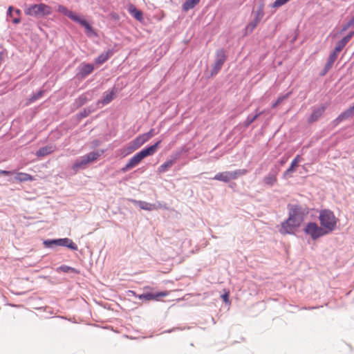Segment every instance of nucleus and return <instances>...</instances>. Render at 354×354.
I'll list each match as a JSON object with an SVG mask.
<instances>
[{
  "mask_svg": "<svg viewBox=\"0 0 354 354\" xmlns=\"http://www.w3.org/2000/svg\"><path fill=\"white\" fill-rule=\"evenodd\" d=\"M160 142L161 141L159 140L156 142L154 145L141 150L140 152L134 155L129 160L127 164L121 169V171L124 173L127 172L129 169L136 167L147 156L153 155L157 151Z\"/></svg>",
  "mask_w": 354,
  "mask_h": 354,
  "instance_id": "1",
  "label": "nucleus"
},
{
  "mask_svg": "<svg viewBox=\"0 0 354 354\" xmlns=\"http://www.w3.org/2000/svg\"><path fill=\"white\" fill-rule=\"evenodd\" d=\"M319 220L322 228L329 234L337 227L338 219L330 209H322L319 212Z\"/></svg>",
  "mask_w": 354,
  "mask_h": 354,
  "instance_id": "2",
  "label": "nucleus"
},
{
  "mask_svg": "<svg viewBox=\"0 0 354 354\" xmlns=\"http://www.w3.org/2000/svg\"><path fill=\"white\" fill-rule=\"evenodd\" d=\"M24 12L27 15L40 17L50 15L51 13V9L49 6L40 3L30 6L26 8Z\"/></svg>",
  "mask_w": 354,
  "mask_h": 354,
  "instance_id": "3",
  "label": "nucleus"
},
{
  "mask_svg": "<svg viewBox=\"0 0 354 354\" xmlns=\"http://www.w3.org/2000/svg\"><path fill=\"white\" fill-rule=\"evenodd\" d=\"M247 172V170L245 169H236L233 171L220 172L216 174L213 179L222 181L224 183H228L231 180H235L238 178L239 176L246 174Z\"/></svg>",
  "mask_w": 354,
  "mask_h": 354,
  "instance_id": "4",
  "label": "nucleus"
},
{
  "mask_svg": "<svg viewBox=\"0 0 354 354\" xmlns=\"http://www.w3.org/2000/svg\"><path fill=\"white\" fill-rule=\"evenodd\" d=\"M304 231L313 240H317V239L328 234L322 226H319L314 222L307 223Z\"/></svg>",
  "mask_w": 354,
  "mask_h": 354,
  "instance_id": "5",
  "label": "nucleus"
},
{
  "mask_svg": "<svg viewBox=\"0 0 354 354\" xmlns=\"http://www.w3.org/2000/svg\"><path fill=\"white\" fill-rule=\"evenodd\" d=\"M302 222L288 216V219L283 222L279 229V232L283 235L294 234Z\"/></svg>",
  "mask_w": 354,
  "mask_h": 354,
  "instance_id": "6",
  "label": "nucleus"
},
{
  "mask_svg": "<svg viewBox=\"0 0 354 354\" xmlns=\"http://www.w3.org/2000/svg\"><path fill=\"white\" fill-rule=\"evenodd\" d=\"M44 244L47 247H50L52 245L55 244L60 246H65L73 250H77V245L68 238L47 240L44 242Z\"/></svg>",
  "mask_w": 354,
  "mask_h": 354,
  "instance_id": "7",
  "label": "nucleus"
},
{
  "mask_svg": "<svg viewBox=\"0 0 354 354\" xmlns=\"http://www.w3.org/2000/svg\"><path fill=\"white\" fill-rule=\"evenodd\" d=\"M226 59L225 52L223 50H219L216 53V59L213 66L212 74H216L221 68L223 64Z\"/></svg>",
  "mask_w": 354,
  "mask_h": 354,
  "instance_id": "8",
  "label": "nucleus"
},
{
  "mask_svg": "<svg viewBox=\"0 0 354 354\" xmlns=\"http://www.w3.org/2000/svg\"><path fill=\"white\" fill-rule=\"evenodd\" d=\"M304 212L302 208L297 205H292L289 207V216L301 222L304 220Z\"/></svg>",
  "mask_w": 354,
  "mask_h": 354,
  "instance_id": "9",
  "label": "nucleus"
},
{
  "mask_svg": "<svg viewBox=\"0 0 354 354\" xmlns=\"http://www.w3.org/2000/svg\"><path fill=\"white\" fill-rule=\"evenodd\" d=\"M354 115V103L352 106L342 112L334 121L335 125H337L342 121L351 118Z\"/></svg>",
  "mask_w": 354,
  "mask_h": 354,
  "instance_id": "10",
  "label": "nucleus"
},
{
  "mask_svg": "<svg viewBox=\"0 0 354 354\" xmlns=\"http://www.w3.org/2000/svg\"><path fill=\"white\" fill-rule=\"evenodd\" d=\"M75 22L79 23L81 26H82L85 28V32L88 36H96L97 34L92 28V26L88 24V22L82 18L80 16L78 17V19L75 21Z\"/></svg>",
  "mask_w": 354,
  "mask_h": 354,
  "instance_id": "11",
  "label": "nucleus"
},
{
  "mask_svg": "<svg viewBox=\"0 0 354 354\" xmlns=\"http://www.w3.org/2000/svg\"><path fill=\"white\" fill-rule=\"evenodd\" d=\"M169 295V292L167 291H163V292H158L156 294H153V293H151V292H148V293H145V294H142V295H140L139 296V298L140 299H145L146 300H158L160 297H166Z\"/></svg>",
  "mask_w": 354,
  "mask_h": 354,
  "instance_id": "12",
  "label": "nucleus"
},
{
  "mask_svg": "<svg viewBox=\"0 0 354 354\" xmlns=\"http://www.w3.org/2000/svg\"><path fill=\"white\" fill-rule=\"evenodd\" d=\"M325 109L326 108L324 106L315 108L308 118V122L312 123L317 121L323 115L325 111Z\"/></svg>",
  "mask_w": 354,
  "mask_h": 354,
  "instance_id": "13",
  "label": "nucleus"
},
{
  "mask_svg": "<svg viewBox=\"0 0 354 354\" xmlns=\"http://www.w3.org/2000/svg\"><path fill=\"white\" fill-rule=\"evenodd\" d=\"M21 10L19 9H14L12 6H9L8 9V14L12 18V22L15 24L21 21Z\"/></svg>",
  "mask_w": 354,
  "mask_h": 354,
  "instance_id": "14",
  "label": "nucleus"
},
{
  "mask_svg": "<svg viewBox=\"0 0 354 354\" xmlns=\"http://www.w3.org/2000/svg\"><path fill=\"white\" fill-rule=\"evenodd\" d=\"M56 149L55 146L54 145H48L40 148L36 152V156L38 157H44L47 155L51 154Z\"/></svg>",
  "mask_w": 354,
  "mask_h": 354,
  "instance_id": "15",
  "label": "nucleus"
},
{
  "mask_svg": "<svg viewBox=\"0 0 354 354\" xmlns=\"http://www.w3.org/2000/svg\"><path fill=\"white\" fill-rule=\"evenodd\" d=\"M57 11L67 17H68L71 20L75 21L78 19L79 15H77L76 13L73 12V11H71L68 10L66 7L63 6H59L57 8Z\"/></svg>",
  "mask_w": 354,
  "mask_h": 354,
  "instance_id": "16",
  "label": "nucleus"
},
{
  "mask_svg": "<svg viewBox=\"0 0 354 354\" xmlns=\"http://www.w3.org/2000/svg\"><path fill=\"white\" fill-rule=\"evenodd\" d=\"M128 11L138 21L140 22L143 21V15L142 11L138 10L134 5H129Z\"/></svg>",
  "mask_w": 354,
  "mask_h": 354,
  "instance_id": "17",
  "label": "nucleus"
},
{
  "mask_svg": "<svg viewBox=\"0 0 354 354\" xmlns=\"http://www.w3.org/2000/svg\"><path fill=\"white\" fill-rule=\"evenodd\" d=\"M94 70V66L91 64H82L80 69V75L81 77H85L88 75L91 74Z\"/></svg>",
  "mask_w": 354,
  "mask_h": 354,
  "instance_id": "18",
  "label": "nucleus"
},
{
  "mask_svg": "<svg viewBox=\"0 0 354 354\" xmlns=\"http://www.w3.org/2000/svg\"><path fill=\"white\" fill-rule=\"evenodd\" d=\"M277 171L269 173L263 178V183L270 187L273 186L277 182Z\"/></svg>",
  "mask_w": 354,
  "mask_h": 354,
  "instance_id": "19",
  "label": "nucleus"
},
{
  "mask_svg": "<svg viewBox=\"0 0 354 354\" xmlns=\"http://www.w3.org/2000/svg\"><path fill=\"white\" fill-rule=\"evenodd\" d=\"M115 91L113 88L111 91L105 93L103 98L101 100V101L99 102V103H101L103 105L107 104L111 102L115 98Z\"/></svg>",
  "mask_w": 354,
  "mask_h": 354,
  "instance_id": "20",
  "label": "nucleus"
},
{
  "mask_svg": "<svg viewBox=\"0 0 354 354\" xmlns=\"http://www.w3.org/2000/svg\"><path fill=\"white\" fill-rule=\"evenodd\" d=\"M133 202L136 204H137L142 209L151 211V210H153V209H157L156 205L151 204V203H147V202H145V201H133Z\"/></svg>",
  "mask_w": 354,
  "mask_h": 354,
  "instance_id": "21",
  "label": "nucleus"
},
{
  "mask_svg": "<svg viewBox=\"0 0 354 354\" xmlns=\"http://www.w3.org/2000/svg\"><path fill=\"white\" fill-rule=\"evenodd\" d=\"M113 55V52L111 50H109L106 52H104L101 53L95 59V63L98 64H102L104 63L111 55Z\"/></svg>",
  "mask_w": 354,
  "mask_h": 354,
  "instance_id": "22",
  "label": "nucleus"
},
{
  "mask_svg": "<svg viewBox=\"0 0 354 354\" xmlns=\"http://www.w3.org/2000/svg\"><path fill=\"white\" fill-rule=\"evenodd\" d=\"M88 165L86 160L84 156H82L80 160H77L75 163L72 166V169L77 172L80 169H84L86 166Z\"/></svg>",
  "mask_w": 354,
  "mask_h": 354,
  "instance_id": "23",
  "label": "nucleus"
},
{
  "mask_svg": "<svg viewBox=\"0 0 354 354\" xmlns=\"http://www.w3.org/2000/svg\"><path fill=\"white\" fill-rule=\"evenodd\" d=\"M102 153H103V151H102L101 152L92 151V152L84 156V157L85 158L86 162H88V163L93 162L95 160H96L100 156V155Z\"/></svg>",
  "mask_w": 354,
  "mask_h": 354,
  "instance_id": "24",
  "label": "nucleus"
},
{
  "mask_svg": "<svg viewBox=\"0 0 354 354\" xmlns=\"http://www.w3.org/2000/svg\"><path fill=\"white\" fill-rule=\"evenodd\" d=\"M15 180L19 182L32 181L34 178L28 174L19 172L15 176Z\"/></svg>",
  "mask_w": 354,
  "mask_h": 354,
  "instance_id": "25",
  "label": "nucleus"
},
{
  "mask_svg": "<svg viewBox=\"0 0 354 354\" xmlns=\"http://www.w3.org/2000/svg\"><path fill=\"white\" fill-rule=\"evenodd\" d=\"M174 162H175V161L173 160H169L166 161L165 163L161 165L158 168V172L159 174H162V173L166 172L167 171L169 170V168H171L173 166Z\"/></svg>",
  "mask_w": 354,
  "mask_h": 354,
  "instance_id": "26",
  "label": "nucleus"
},
{
  "mask_svg": "<svg viewBox=\"0 0 354 354\" xmlns=\"http://www.w3.org/2000/svg\"><path fill=\"white\" fill-rule=\"evenodd\" d=\"M148 141L147 136L144 134L140 135L132 140L133 145L138 149Z\"/></svg>",
  "mask_w": 354,
  "mask_h": 354,
  "instance_id": "27",
  "label": "nucleus"
},
{
  "mask_svg": "<svg viewBox=\"0 0 354 354\" xmlns=\"http://www.w3.org/2000/svg\"><path fill=\"white\" fill-rule=\"evenodd\" d=\"M199 1L200 0H187L183 5V9L185 11H188L194 8Z\"/></svg>",
  "mask_w": 354,
  "mask_h": 354,
  "instance_id": "28",
  "label": "nucleus"
},
{
  "mask_svg": "<svg viewBox=\"0 0 354 354\" xmlns=\"http://www.w3.org/2000/svg\"><path fill=\"white\" fill-rule=\"evenodd\" d=\"M337 55H336L335 53H331L329 57H328V60L327 62V63L325 65V67H324V70L326 72H327L333 66V64H334V62H335V60L337 59Z\"/></svg>",
  "mask_w": 354,
  "mask_h": 354,
  "instance_id": "29",
  "label": "nucleus"
},
{
  "mask_svg": "<svg viewBox=\"0 0 354 354\" xmlns=\"http://www.w3.org/2000/svg\"><path fill=\"white\" fill-rule=\"evenodd\" d=\"M260 22L259 21H256V19H253L250 23H249L248 24V26L245 27V34H250L251 33L254 29L257 26V25L259 24Z\"/></svg>",
  "mask_w": 354,
  "mask_h": 354,
  "instance_id": "30",
  "label": "nucleus"
},
{
  "mask_svg": "<svg viewBox=\"0 0 354 354\" xmlns=\"http://www.w3.org/2000/svg\"><path fill=\"white\" fill-rule=\"evenodd\" d=\"M137 149L138 148L135 146V145H133V142L131 141L128 143L127 148L124 149V156L129 155Z\"/></svg>",
  "mask_w": 354,
  "mask_h": 354,
  "instance_id": "31",
  "label": "nucleus"
},
{
  "mask_svg": "<svg viewBox=\"0 0 354 354\" xmlns=\"http://www.w3.org/2000/svg\"><path fill=\"white\" fill-rule=\"evenodd\" d=\"M263 6H260L255 12L254 19L256 21L260 22L263 17Z\"/></svg>",
  "mask_w": 354,
  "mask_h": 354,
  "instance_id": "32",
  "label": "nucleus"
},
{
  "mask_svg": "<svg viewBox=\"0 0 354 354\" xmlns=\"http://www.w3.org/2000/svg\"><path fill=\"white\" fill-rule=\"evenodd\" d=\"M297 167H298V165L292 161L290 166L283 174L284 178L289 177L290 176V174L292 171H294Z\"/></svg>",
  "mask_w": 354,
  "mask_h": 354,
  "instance_id": "33",
  "label": "nucleus"
},
{
  "mask_svg": "<svg viewBox=\"0 0 354 354\" xmlns=\"http://www.w3.org/2000/svg\"><path fill=\"white\" fill-rule=\"evenodd\" d=\"M289 97V93L286 94L285 95L280 96L277 98L276 102L272 104V108H276L279 104H281L284 100L287 99Z\"/></svg>",
  "mask_w": 354,
  "mask_h": 354,
  "instance_id": "34",
  "label": "nucleus"
},
{
  "mask_svg": "<svg viewBox=\"0 0 354 354\" xmlns=\"http://www.w3.org/2000/svg\"><path fill=\"white\" fill-rule=\"evenodd\" d=\"M59 269L64 272H71L77 273V274L80 273V272L77 271L76 269L69 267V266H62L59 267Z\"/></svg>",
  "mask_w": 354,
  "mask_h": 354,
  "instance_id": "35",
  "label": "nucleus"
},
{
  "mask_svg": "<svg viewBox=\"0 0 354 354\" xmlns=\"http://www.w3.org/2000/svg\"><path fill=\"white\" fill-rule=\"evenodd\" d=\"M261 113V112H259L257 113L256 115L254 116L249 115L245 120L246 125L248 126L251 123H252Z\"/></svg>",
  "mask_w": 354,
  "mask_h": 354,
  "instance_id": "36",
  "label": "nucleus"
},
{
  "mask_svg": "<svg viewBox=\"0 0 354 354\" xmlns=\"http://www.w3.org/2000/svg\"><path fill=\"white\" fill-rule=\"evenodd\" d=\"M44 94V91H39L37 93L33 95L30 98H29V103L33 102L35 100L39 99Z\"/></svg>",
  "mask_w": 354,
  "mask_h": 354,
  "instance_id": "37",
  "label": "nucleus"
},
{
  "mask_svg": "<svg viewBox=\"0 0 354 354\" xmlns=\"http://www.w3.org/2000/svg\"><path fill=\"white\" fill-rule=\"evenodd\" d=\"M290 0H276L273 3V7L277 8L286 3Z\"/></svg>",
  "mask_w": 354,
  "mask_h": 354,
  "instance_id": "38",
  "label": "nucleus"
},
{
  "mask_svg": "<svg viewBox=\"0 0 354 354\" xmlns=\"http://www.w3.org/2000/svg\"><path fill=\"white\" fill-rule=\"evenodd\" d=\"M344 48L341 44L339 42L337 43L336 46L333 51V53H335L336 55H339V53L342 50V49Z\"/></svg>",
  "mask_w": 354,
  "mask_h": 354,
  "instance_id": "39",
  "label": "nucleus"
},
{
  "mask_svg": "<svg viewBox=\"0 0 354 354\" xmlns=\"http://www.w3.org/2000/svg\"><path fill=\"white\" fill-rule=\"evenodd\" d=\"M354 26V16L347 22V24L343 27L342 30H346L348 28Z\"/></svg>",
  "mask_w": 354,
  "mask_h": 354,
  "instance_id": "40",
  "label": "nucleus"
},
{
  "mask_svg": "<svg viewBox=\"0 0 354 354\" xmlns=\"http://www.w3.org/2000/svg\"><path fill=\"white\" fill-rule=\"evenodd\" d=\"M353 35H354V31H352V32H349L346 36L343 37L342 39L344 40L346 42V44H347L351 39V38L353 37Z\"/></svg>",
  "mask_w": 354,
  "mask_h": 354,
  "instance_id": "41",
  "label": "nucleus"
},
{
  "mask_svg": "<svg viewBox=\"0 0 354 354\" xmlns=\"http://www.w3.org/2000/svg\"><path fill=\"white\" fill-rule=\"evenodd\" d=\"M145 136H147V140H149L151 138H152L155 133H154V129H151L149 132L146 133H143Z\"/></svg>",
  "mask_w": 354,
  "mask_h": 354,
  "instance_id": "42",
  "label": "nucleus"
},
{
  "mask_svg": "<svg viewBox=\"0 0 354 354\" xmlns=\"http://www.w3.org/2000/svg\"><path fill=\"white\" fill-rule=\"evenodd\" d=\"M301 160V158L299 155H297L292 160V162L299 165V162Z\"/></svg>",
  "mask_w": 354,
  "mask_h": 354,
  "instance_id": "43",
  "label": "nucleus"
},
{
  "mask_svg": "<svg viewBox=\"0 0 354 354\" xmlns=\"http://www.w3.org/2000/svg\"><path fill=\"white\" fill-rule=\"evenodd\" d=\"M11 174H12V172L10 171H6V170H1L0 169V174H1V175L8 176V175H10Z\"/></svg>",
  "mask_w": 354,
  "mask_h": 354,
  "instance_id": "44",
  "label": "nucleus"
},
{
  "mask_svg": "<svg viewBox=\"0 0 354 354\" xmlns=\"http://www.w3.org/2000/svg\"><path fill=\"white\" fill-rule=\"evenodd\" d=\"M338 42H339V44H342L343 46H344V47H345V46L347 44H346V42H345L344 40H342V39H341V40H340V41H339Z\"/></svg>",
  "mask_w": 354,
  "mask_h": 354,
  "instance_id": "45",
  "label": "nucleus"
},
{
  "mask_svg": "<svg viewBox=\"0 0 354 354\" xmlns=\"http://www.w3.org/2000/svg\"><path fill=\"white\" fill-rule=\"evenodd\" d=\"M223 298L225 301H227V298H228V295L227 294H225L223 296Z\"/></svg>",
  "mask_w": 354,
  "mask_h": 354,
  "instance_id": "46",
  "label": "nucleus"
},
{
  "mask_svg": "<svg viewBox=\"0 0 354 354\" xmlns=\"http://www.w3.org/2000/svg\"><path fill=\"white\" fill-rule=\"evenodd\" d=\"M285 163V160H281V165H283Z\"/></svg>",
  "mask_w": 354,
  "mask_h": 354,
  "instance_id": "47",
  "label": "nucleus"
}]
</instances>
